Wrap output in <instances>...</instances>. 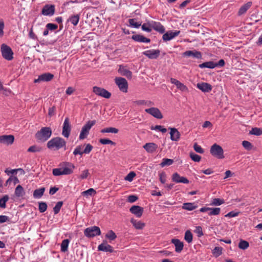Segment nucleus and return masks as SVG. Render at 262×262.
Wrapping results in <instances>:
<instances>
[{"label": "nucleus", "instance_id": "obj_1", "mask_svg": "<svg viewBox=\"0 0 262 262\" xmlns=\"http://www.w3.org/2000/svg\"><path fill=\"white\" fill-rule=\"evenodd\" d=\"M74 168L75 166L73 163L64 162L63 163L62 167L53 169V174L55 176L70 174L73 172Z\"/></svg>", "mask_w": 262, "mask_h": 262}, {"label": "nucleus", "instance_id": "obj_2", "mask_svg": "<svg viewBox=\"0 0 262 262\" xmlns=\"http://www.w3.org/2000/svg\"><path fill=\"white\" fill-rule=\"evenodd\" d=\"M47 146L50 149L59 150L64 148L66 150V141L61 137H54L48 142Z\"/></svg>", "mask_w": 262, "mask_h": 262}, {"label": "nucleus", "instance_id": "obj_3", "mask_svg": "<svg viewBox=\"0 0 262 262\" xmlns=\"http://www.w3.org/2000/svg\"><path fill=\"white\" fill-rule=\"evenodd\" d=\"M52 131L50 127H42L35 135V138L39 142L47 141L51 136Z\"/></svg>", "mask_w": 262, "mask_h": 262}, {"label": "nucleus", "instance_id": "obj_4", "mask_svg": "<svg viewBox=\"0 0 262 262\" xmlns=\"http://www.w3.org/2000/svg\"><path fill=\"white\" fill-rule=\"evenodd\" d=\"M210 152L212 156L219 159H222L225 157L223 148L216 143L211 146Z\"/></svg>", "mask_w": 262, "mask_h": 262}, {"label": "nucleus", "instance_id": "obj_5", "mask_svg": "<svg viewBox=\"0 0 262 262\" xmlns=\"http://www.w3.org/2000/svg\"><path fill=\"white\" fill-rule=\"evenodd\" d=\"M96 123V120H90L83 126L79 135L80 140H83L87 137L90 129Z\"/></svg>", "mask_w": 262, "mask_h": 262}, {"label": "nucleus", "instance_id": "obj_6", "mask_svg": "<svg viewBox=\"0 0 262 262\" xmlns=\"http://www.w3.org/2000/svg\"><path fill=\"white\" fill-rule=\"evenodd\" d=\"M1 50L2 56L4 59L7 60H11L13 59V52L9 46L3 43L1 45Z\"/></svg>", "mask_w": 262, "mask_h": 262}, {"label": "nucleus", "instance_id": "obj_7", "mask_svg": "<svg viewBox=\"0 0 262 262\" xmlns=\"http://www.w3.org/2000/svg\"><path fill=\"white\" fill-rule=\"evenodd\" d=\"M84 235L89 238L94 237L97 235L101 234V230L99 227L92 226L86 228L84 230Z\"/></svg>", "mask_w": 262, "mask_h": 262}, {"label": "nucleus", "instance_id": "obj_8", "mask_svg": "<svg viewBox=\"0 0 262 262\" xmlns=\"http://www.w3.org/2000/svg\"><path fill=\"white\" fill-rule=\"evenodd\" d=\"M115 82L121 92L124 93H126L127 92L128 83L124 78L116 77L115 79Z\"/></svg>", "mask_w": 262, "mask_h": 262}, {"label": "nucleus", "instance_id": "obj_9", "mask_svg": "<svg viewBox=\"0 0 262 262\" xmlns=\"http://www.w3.org/2000/svg\"><path fill=\"white\" fill-rule=\"evenodd\" d=\"M93 92L97 95L108 99L111 96V93L104 88L95 86L93 88Z\"/></svg>", "mask_w": 262, "mask_h": 262}, {"label": "nucleus", "instance_id": "obj_10", "mask_svg": "<svg viewBox=\"0 0 262 262\" xmlns=\"http://www.w3.org/2000/svg\"><path fill=\"white\" fill-rule=\"evenodd\" d=\"M93 148V147L91 144H86L85 147L84 149V150L83 151H81V149H82V146L78 145L74 149L73 151V154L75 156H76L77 155L82 156L83 154H89L92 151Z\"/></svg>", "mask_w": 262, "mask_h": 262}, {"label": "nucleus", "instance_id": "obj_11", "mask_svg": "<svg viewBox=\"0 0 262 262\" xmlns=\"http://www.w3.org/2000/svg\"><path fill=\"white\" fill-rule=\"evenodd\" d=\"M182 56L184 57H192L193 58L198 59H201L202 58V53L196 50L186 51L182 53Z\"/></svg>", "mask_w": 262, "mask_h": 262}, {"label": "nucleus", "instance_id": "obj_12", "mask_svg": "<svg viewBox=\"0 0 262 262\" xmlns=\"http://www.w3.org/2000/svg\"><path fill=\"white\" fill-rule=\"evenodd\" d=\"M71 130V126L70 123L69 118L68 117H66L64 119L62 130V135L65 138H68L70 135Z\"/></svg>", "mask_w": 262, "mask_h": 262}, {"label": "nucleus", "instance_id": "obj_13", "mask_svg": "<svg viewBox=\"0 0 262 262\" xmlns=\"http://www.w3.org/2000/svg\"><path fill=\"white\" fill-rule=\"evenodd\" d=\"M145 111L157 119H161L163 117L161 111L157 107H152L145 109Z\"/></svg>", "mask_w": 262, "mask_h": 262}, {"label": "nucleus", "instance_id": "obj_14", "mask_svg": "<svg viewBox=\"0 0 262 262\" xmlns=\"http://www.w3.org/2000/svg\"><path fill=\"white\" fill-rule=\"evenodd\" d=\"M55 8L54 5H46L41 10V14L46 16H52L55 13Z\"/></svg>", "mask_w": 262, "mask_h": 262}, {"label": "nucleus", "instance_id": "obj_15", "mask_svg": "<svg viewBox=\"0 0 262 262\" xmlns=\"http://www.w3.org/2000/svg\"><path fill=\"white\" fill-rule=\"evenodd\" d=\"M160 54L159 50H149L143 52V54L150 59H156L158 58Z\"/></svg>", "mask_w": 262, "mask_h": 262}, {"label": "nucleus", "instance_id": "obj_16", "mask_svg": "<svg viewBox=\"0 0 262 262\" xmlns=\"http://www.w3.org/2000/svg\"><path fill=\"white\" fill-rule=\"evenodd\" d=\"M54 77L53 74L50 73H46L39 75L37 79L34 81V83L40 82V81H49Z\"/></svg>", "mask_w": 262, "mask_h": 262}, {"label": "nucleus", "instance_id": "obj_17", "mask_svg": "<svg viewBox=\"0 0 262 262\" xmlns=\"http://www.w3.org/2000/svg\"><path fill=\"white\" fill-rule=\"evenodd\" d=\"M180 33V31H169L163 35L162 38L165 41H169L179 35Z\"/></svg>", "mask_w": 262, "mask_h": 262}, {"label": "nucleus", "instance_id": "obj_18", "mask_svg": "<svg viewBox=\"0 0 262 262\" xmlns=\"http://www.w3.org/2000/svg\"><path fill=\"white\" fill-rule=\"evenodd\" d=\"M14 140L13 135H3L0 136V143L7 145L12 144Z\"/></svg>", "mask_w": 262, "mask_h": 262}, {"label": "nucleus", "instance_id": "obj_19", "mask_svg": "<svg viewBox=\"0 0 262 262\" xmlns=\"http://www.w3.org/2000/svg\"><path fill=\"white\" fill-rule=\"evenodd\" d=\"M130 212L135 215L138 217H140L143 213V208L134 205L129 209Z\"/></svg>", "mask_w": 262, "mask_h": 262}, {"label": "nucleus", "instance_id": "obj_20", "mask_svg": "<svg viewBox=\"0 0 262 262\" xmlns=\"http://www.w3.org/2000/svg\"><path fill=\"white\" fill-rule=\"evenodd\" d=\"M172 180L176 183H182L184 184H188L189 180L185 177H181L178 173H174L172 175Z\"/></svg>", "mask_w": 262, "mask_h": 262}, {"label": "nucleus", "instance_id": "obj_21", "mask_svg": "<svg viewBox=\"0 0 262 262\" xmlns=\"http://www.w3.org/2000/svg\"><path fill=\"white\" fill-rule=\"evenodd\" d=\"M197 88L205 93H208L212 90V86L208 83L201 82L197 84Z\"/></svg>", "mask_w": 262, "mask_h": 262}, {"label": "nucleus", "instance_id": "obj_22", "mask_svg": "<svg viewBox=\"0 0 262 262\" xmlns=\"http://www.w3.org/2000/svg\"><path fill=\"white\" fill-rule=\"evenodd\" d=\"M170 130V139L173 141H178L180 138L181 134L178 129L176 128L169 127Z\"/></svg>", "mask_w": 262, "mask_h": 262}, {"label": "nucleus", "instance_id": "obj_23", "mask_svg": "<svg viewBox=\"0 0 262 262\" xmlns=\"http://www.w3.org/2000/svg\"><path fill=\"white\" fill-rule=\"evenodd\" d=\"M151 26L152 28V29L157 31V32H159L161 34H163L165 32V28L160 22L151 21Z\"/></svg>", "mask_w": 262, "mask_h": 262}, {"label": "nucleus", "instance_id": "obj_24", "mask_svg": "<svg viewBox=\"0 0 262 262\" xmlns=\"http://www.w3.org/2000/svg\"><path fill=\"white\" fill-rule=\"evenodd\" d=\"M98 249L99 251L109 252L110 253H113L114 251L113 247L106 242L104 243V242L98 246Z\"/></svg>", "mask_w": 262, "mask_h": 262}, {"label": "nucleus", "instance_id": "obj_25", "mask_svg": "<svg viewBox=\"0 0 262 262\" xmlns=\"http://www.w3.org/2000/svg\"><path fill=\"white\" fill-rule=\"evenodd\" d=\"M171 243L173 244L176 247L175 251L177 252H181L183 249V243L179 239L173 238L171 241Z\"/></svg>", "mask_w": 262, "mask_h": 262}, {"label": "nucleus", "instance_id": "obj_26", "mask_svg": "<svg viewBox=\"0 0 262 262\" xmlns=\"http://www.w3.org/2000/svg\"><path fill=\"white\" fill-rule=\"evenodd\" d=\"M132 39L139 42L148 43L150 42V39L149 38H146L143 35L140 34L133 35L132 36Z\"/></svg>", "mask_w": 262, "mask_h": 262}, {"label": "nucleus", "instance_id": "obj_27", "mask_svg": "<svg viewBox=\"0 0 262 262\" xmlns=\"http://www.w3.org/2000/svg\"><path fill=\"white\" fill-rule=\"evenodd\" d=\"M118 72L121 74V75L125 76L127 78L130 79L132 77V72L125 68V67L122 66H120Z\"/></svg>", "mask_w": 262, "mask_h": 262}, {"label": "nucleus", "instance_id": "obj_28", "mask_svg": "<svg viewBox=\"0 0 262 262\" xmlns=\"http://www.w3.org/2000/svg\"><path fill=\"white\" fill-rule=\"evenodd\" d=\"M143 148L149 153H152L156 150L158 145L154 143H147L144 146Z\"/></svg>", "mask_w": 262, "mask_h": 262}, {"label": "nucleus", "instance_id": "obj_29", "mask_svg": "<svg viewBox=\"0 0 262 262\" xmlns=\"http://www.w3.org/2000/svg\"><path fill=\"white\" fill-rule=\"evenodd\" d=\"M252 3L251 2H248L246 4L243 5L239 9L238 12V15L241 16L245 14L246 11L251 7Z\"/></svg>", "mask_w": 262, "mask_h": 262}, {"label": "nucleus", "instance_id": "obj_30", "mask_svg": "<svg viewBox=\"0 0 262 262\" xmlns=\"http://www.w3.org/2000/svg\"><path fill=\"white\" fill-rule=\"evenodd\" d=\"M14 193L16 196L20 198L25 194V192L23 187L20 185H18L15 189Z\"/></svg>", "mask_w": 262, "mask_h": 262}, {"label": "nucleus", "instance_id": "obj_31", "mask_svg": "<svg viewBox=\"0 0 262 262\" xmlns=\"http://www.w3.org/2000/svg\"><path fill=\"white\" fill-rule=\"evenodd\" d=\"M45 191V187H41L39 189H36L33 192V197L35 199H39L43 195Z\"/></svg>", "mask_w": 262, "mask_h": 262}, {"label": "nucleus", "instance_id": "obj_32", "mask_svg": "<svg viewBox=\"0 0 262 262\" xmlns=\"http://www.w3.org/2000/svg\"><path fill=\"white\" fill-rule=\"evenodd\" d=\"M199 67L203 69V68H209V69H214L216 67V65L215 64V62L212 61H207L203 62V63L200 64L199 65Z\"/></svg>", "mask_w": 262, "mask_h": 262}, {"label": "nucleus", "instance_id": "obj_33", "mask_svg": "<svg viewBox=\"0 0 262 262\" xmlns=\"http://www.w3.org/2000/svg\"><path fill=\"white\" fill-rule=\"evenodd\" d=\"M134 103L138 105H145L147 106H151L154 105L153 102L150 100H139L134 101Z\"/></svg>", "mask_w": 262, "mask_h": 262}, {"label": "nucleus", "instance_id": "obj_34", "mask_svg": "<svg viewBox=\"0 0 262 262\" xmlns=\"http://www.w3.org/2000/svg\"><path fill=\"white\" fill-rule=\"evenodd\" d=\"M130 222L137 229H142L145 226V224L144 223L141 221H137L134 219H131Z\"/></svg>", "mask_w": 262, "mask_h": 262}, {"label": "nucleus", "instance_id": "obj_35", "mask_svg": "<svg viewBox=\"0 0 262 262\" xmlns=\"http://www.w3.org/2000/svg\"><path fill=\"white\" fill-rule=\"evenodd\" d=\"M194 203H185L183 204L182 209L189 211H192L197 208Z\"/></svg>", "mask_w": 262, "mask_h": 262}, {"label": "nucleus", "instance_id": "obj_36", "mask_svg": "<svg viewBox=\"0 0 262 262\" xmlns=\"http://www.w3.org/2000/svg\"><path fill=\"white\" fill-rule=\"evenodd\" d=\"M80 16L79 14L72 15L68 19V21L70 22L74 26H76L79 20Z\"/></svg>", "mask_w": 262, "mask_h": 262}, {"label": "nucleus", "instance_id": "obj_37", "mask_svg": "<svg viewBox=\"0 0 262 262\" xmlns=\"http://www.w3.org/2000/svg\"><path fill=\"white\" fill-rule=\"evenodd\" d=\"M17 171H20V173L21 174H25V171L22 168H18V169H11L9 170L8 169H6L5 171V172L8 174L10 175V174H12V176H13L14 174H16L17 173Z\"/></svg>", "mask_w": 262, "mask_h": 262}, {"label": "nucleus", "instance_id": "obj_38", "mask_svg": "<svg viewBox=\"0 0 262 262\" xmlns=\"http://www.w3.org/2000/svg\"><path fill=\"white\" fill-rule=\"evenodd\" d=\"M69 243L70 240L69 239H65L62 241L60 249L62 252H66L68 251Z\"/></svg>", "mask_w": 262, "mask_h": 262}, {"label": "nucleus", "instance_id": "obj_39", "mask_svg": "<svg viewBox=\"0 0 262 262\" xmlns=\"http://www.w3.org/2000/svg\"><path fill=\"white\" fill-rule=\"evenodd\" d=\"M13 182L14 185H16L19 183V181L17 177L14 176H11L9 178L6 182V186L10 185Z\"/></svg>", "mask_w": 262, "mask_h": 262}, {"label": "nucleus", "instance_id": "obj_40", "mask_svg": "<svg viewBox=\"0 0 262 262\" xmlns=\"http://www.w3.org/2000/svg\"><path fill=\"white\" fill-rule=\"evenodd\" d=\"M174 162L173 159L164 158L162 160V162L160 164L161 167H163L166 166H170L172 165Z\"/></svg>", "mask_w": 262, "mask_h": 262}, {"label": "nucleus", "instance_id": "obj_41", "mask_svg": "<svg viewBox=\"0 0 262 262\" xmlns=\"http://www.w3.org/2000/svg\"><path fill=\"white\" fill-rule=\"evenodd\" d=\"M119 130L117 128L113 127L104 128L101 130V133H111L114 134H117Z\"/></svg>", "mask_w": 262, "mask_h": 262}, {"label": "nucleus", "instance_id": "obj_42", "mask_svg": "<svg viewBox=\"0 0 262 262\" xmlns=\"http://www.w3.org/2000/svg\"><path fill=\"white\" fill-rule=\"evenodd\" d=\"M151 25V21L143 24L141 26L142 30L147 32H150L152 29Z\"/></svg>", "mask_w": 262, "mask_h": 262}, {"label": "nucleus", "instance_id": "obj_43", "mask_svg": "<svg viewBox=\"0 0 262 262\" xmlns=\"http://www.w3.org/2000/svg\"><path fill=\"white\" fill-rule=\"evenodd\" d=\"M184 239L188 243L192 242L193 239V235L190 230H187L185 232Z\"/></svg>", "mask_w": 262, "mask_h": 262}, {"label": "nucleus", "instance_id": "obj_44", "mask_svg": "<svg viewBox=\"0 0 262 262\" xmlns=\"http://www.w3.org/2000/svg\"><path fill=\"white\" fill-rule=\"evenodd\" d=\"M223 248L221 247H215L212 250V254L215 257H217L222 254Z\"/></svg>", "mask_w": 262, "mask_h": 262}, {"label": "nucleus", "instance_id": "obj_45", "mask_svg": "<svg viewBox=\"0 0 262 262\" xmlns=\"http://www.w3.org/2000/svg\"><path fill=\"white\" fill-rule=\"evenodd\" d=\"M209 215H217L220 213L221 209L220 208H209Z\"/></svg>", "mask_w": 262, "mask_h": 262}, {"label": "nucleus", "instance_id": "obj_46", "mask_svg": "<svg viewBox=\"0 0 262 262\" xmlns=\"http://www.w3.org/2000/svg\"><path fill=\"white\" fill-rule=\"evenodd\" d=\"M249 247V244L247 241L243 239L240 240L239 243L238 244L239 248L242 250H245L247 249Z\"/></svg>", "mask_w": 262, "mask_h": 262}, {"label": "nucleus", "instance_id": "obj_47", "mask_svg": "<svg viewBox=\"0 0 262 262\" xmlns=\"http://www.w3.org/2000/svg\"><path fill=\"white\" fill-rule=\"evenodd\" d=\"M129 25L134 28H138L141 26V23L137 22L135 18H131L128 20Z\"/></svg>", "mask_w": 262, "mask_h": 262}, {"label": "nucleus", "instance_id": "obj_48", "mask_svg": "<svg viewBox=\"0 0 262 262\" xmlns=\"http://www.w3.org/2000/svg\"><path fill=\"white\" fill-rule=\"evenodd\" d=\"M105 237L110 241H114L117 238V235L113 230H110L106 234Z\"/></svg>", "mask_w": 262, "mask_h": 262}, {"label": "nucleus", "instance_id": "obj_49", "mask_svg": "<svg viewBox=\"0 0 262 262\" xmlns=\"http://www.w3.org/2000/svg\"><path fill=\"white\" fill-rule=\"evenodd\" d=\"M9 197L8 195H5L0 199V207L5 208L6 207V203L9 200Z\"/></svg>", "mask_w": 262, "mask_h": 262}, {"label": "nucleus", "instance_id": "obj_50", "mask_svg": "<svg viewBox=\"0 0 262 262\" xmlns=\"http://www.w3.org/2000/svg\"><path fill=\"white\" fill-rule=\"evenodd\" d=\"M42 150V148L37 145H32L30 146L27 150L28 152H40Z\"/></svg>", "mask_w": 262, "mask_h": 262}, {"label": "nucleus", "instance_id": "obj_51", "mask_svg": "<svg viewBox=\"0 0 262 262\" xmlns=\"http://www.w3.org/2000/svg\"><path fill=\"white\" fill-rule=\"evenodd\" d=\"M0 92H2L5 96H9L11 93V91L4 87L2 83L0 81Z\"/></svg>", "mask_w": 262, "mask_h": 262}, {"label": "nucleus", "instance_id": "obj_52", "mask_svg": "<svg viewBox=\"0 0 262 262\" xmlns=\"http://www.w3.org/2000/svg\"><path fill=\"white\" fill-rule=\"evenodd\" d=\"M224 200L223 199L219 198L213 199L211 205L214 206H220L224 203Z\"/></svg>", "mask_w": 262, "mask_h": 262}, {"label": "nucleus", "instance_id": "obj_53", "mask_svg": "<svg viewBox=\"0 0 262 262\" xmlns=\"http://www.w3.org/2000/svg\"><path fill=\"white\" fill-rule=\"evenodd\" d=\"M47 204L46 202H41L39 203L38 209L40 213L45 212L47 209Z\"/></svg>", "mask_w": 262, "mask_h": 262}, {"label": "nucleus", "instance_id": "obj_54", "mask_svg": "<svg viewBox=\"0 0 262 262\" xmlns=\"http://www.w3.org/2000/svg\"><path fill=\"white\" fill-rule=\"evenodd\" d=\"M63 205L62 201H59L57 203L55 206L53 208V211L55 214L58 213L60 211L61 207Z\"/></svg>", "mask_w": 262, "mask_h": 262}, {"label": "nucleus", "instance_id": "obj_55", "mask_svg": "<svg viewBox=\"0 0 262 262\" xmlns=\"http://www.w3.org/2000/svg\"><path fill=\"white\" fill-rule=\"evenodd\" d=\"M190 158L194 162H199L201 159V157L193 152H191L189 154Z\"/></svg>", "mask_w": 262, "mask_h": 262}, {"label": "nucleus", "instance_id": "obj_56", "mask_svg": "<svg viewBox=\"0 0 262 262\" xmlns=\"http://www.w3.org/2000/svg\"><path fill=\"white\" fill-rule=\"evenodd\" d=\"M250 134L256 136H259L262 134V129L259 128L254 127L250 132Z\"/></svg>", "mask_w": 262, "mask_h": 262}, {"label": "nucleus", "instance_id": "obj_57", "mask_svg": "<svg viewBox=\"0 0 262 262\" xmlns=\"http://www.w3.org/2000/svg\"><path fill=\"white\" fill-rule=\"evenodd\" d=\"M99 142L101 143L102 144H111L112 145H115L116 143L112 141V140L106 139V138H103V139H100L99 140Z\"/></svg>", "mask_w": 262, "mask_h": 262}, {"label": "nucleus", "instance_id": "obj_58", "mask_svg": "<svg viewBox=\"0 0 262 262\" xmlns=\"http://www.w3.org/2000/svg\"><path fill=\"white\" fill-rule=\"evenodd\" d=\"M96 192L93 188H90L87 190L83 191L82 194L83 196L92 195L96 194Z\"/></svg>", "mask_w": 262, "mask_h": 262}, {"label": "nucleus", "instance_id": "obj_59", "mask_svg": "<svg viewBox=\"0 0 262 262\" xmlns=\"http://www.w3.org/2000/svg\"><path fill=\"white\" fill-rule=\"evenodd\" d=\"M242 145L246 149L248 150L252 149L253 147L252 144L248 141H243L242 142Z\"/></svg>", "mask_w": 262, "mask_h": 262}, {"label": "nucleus", "instance_id": "obj_60", "mask_svg": "<svg viewBox=\"0 0 262 262\" xmlns=\"http://www.w3.org/2000/svg\"><path fill=\"white\" fill-rule=\"evenodd\" d=\"M176 86L179 90L182 92L188 91L187 87L180 81L179 82V83H178V84H177Z\"/></svg>", "mask_w": 262, "mask_h": 262}, {"label": "nucleus", "instance_id": "obj_61", "mask_svg": "<svg viewBox=\"0 0 262 262\" xmlns=\"http://www.w3.org/2000/svg\"><path fill=\"white\" fill-rule=\"evenodd\" d=\"M193 148L198 153L203 154L204 152V150L201 147V146L199 145L197 143H194Z\"/></svg>", "mask_w": 262, "mask_h": 262}, {"label": "nucleus", "instance_id": "obj_62", "mask_svg": "<svg viewBox=\"0 0 262 262\" xmlns=\"http://www.w3.org/2000/svg\"><path fill=\"white\" fill-rule=\"evenodd\" d=\"M194 232L197 234L199 237H200L203 235V230L201 226H196Z\"/></svg>", "mask_w": 262, "mask_h": 262}, {"label": "nucleus", "instance_id": "obj_63", "mask_svg": "<svg viewBox=\"0 0 262 262\" xmlns=\"http://www.w3.org/2000/svg\"><path fill=\"white\" fill-rule=\"evenodd\" d=\"M151 129L152 130H159V131L161 132L162 133H165L167 132V129L163 127L161 125H156L155 127L151 126Z\"/></svg>", "mask_w": 262, "mask_h": 262}, {"label": "nucleus", "instance_id": "obj_64", "mask_svg": "<svg viewBox=\"0 0 262 262\" xmlns=\"http://www.w3.org/2000/svg\"><path fill=\"white\" fill-rule=\"evenodd\" d=\"M135 176V172L134 171H131L125 177V180L129 182H132Z\"/></svg>", "mask_w": 262, "mask_h": 262}]
</instances>
